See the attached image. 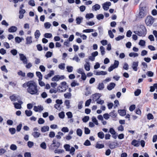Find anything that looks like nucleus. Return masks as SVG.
<instances>
[{"label": "nucleus", "mask_w": 157, "mask_h": 157, "mask_svg": "<svg viewBox=\"0 0 157 157\" xmlns=\"http://www.w3.org/2000/svg\"><path fill=\"white\" fill-rule=\"evenodd\" d=\"M44 109V108L41 105H38V106H34L33 108V110L35 112H40Z\"/></svg>", "instance_id": "8"}, {"label": "nucleus", "mask_w": 157, "mask_h": 157, "mask_svg": "<svg viewBox=\"0 0 157 157\" xmlns=\"http://www.w3.org/2000/svg\"><path fill=\"white\" fill-rule=\"evenodd\" d=\"M100 48L101 55L102 56H103L105 53V48L103 46H100Z\"/></svg>", "instance_id": "37"}, {"label": "nucleus", "mask_w": 157, "mask_h": 157, "mask_svg": "<svg viewBox=\"0 0 157 157\" xmlns=\"http://www.w3.org/2000/svg\"><path fill=\"white\" fill-rule=\"evenodd\" d=\"M104 88V85L103 83H99L98 85L97 88L101 90H103Z\"/></svg>", "instance_id": "26"}, {"label": "nucleus", "mask_w": 157, "mask_h": 157, "mask_svg": "<svg viewBox=\"0 0 157 157\" xmlns=\"http://www.w3.org/2000/svg\"><path fill=\"white\" fill-rule=\"evenodd\" d=\"M10 149L13 151H14L17 149V146L14 144H12L10 146Z\"/></svg>", "instance_id": "52"}, {"label": "nucleus", "mask_w": 157, "mask_h": 157, "mask_svg": "<svg viewBox=\"0 0 157 157\" xmlns=\"http://www.w3.org/2000/svg\"><path fill=\"white\" fill-rule=\"evenodd\" d=\"M79 85V83H77L75 80H74L71 84V86L72 87H75L76 86Z\"/></svg>", "instance_id": "42"}, {"label": "nucleus", "mask_w": 157, "mask_h": 157, "mask_svg": "<svg viewBox=\"0 0 157 157\" xmlns=\"http://www.w3.org/2000/svg\"><path fill=\"white\" fill-rule=\"evenodd\" d=\"M36 76L39 78V79H42L43 75L40 72H36Z\"/></svg>", "instance_id": "36"}, {"label": "nucleus", "mask_w": 157, "mask_h": 157, "mask_svg": "<svg viewBox=\"0 0 157 157\" xmlns=\"http://www.w3.org/2000/svg\"><path fill=\"white\" fill-rule=\"evenodd\" d=\"M9 131L12 134H14L16 132V129L14 128H10L9 129Z\"/></svg>", "instance_id": "61"}, {"label": "nucleus", "mask_w": 157, "mask_h": 157, "mask_svg": "<svg viewBox=\"0 0 157 157\" xmlns=\"http://www.w3.org/2000/svg\"><path fill=\"white\" fill-rule=\"evenodd\" d=\"M140 29L143 31V32H141V30L140 31H134V33L136 34H137L138 36H144L146 34V29L145 26L143 25H140Z\"/></svg>", "instance_id": "3"}, {"label": "nucleus", "mask_w": 157, "mask_h": 157, "mask_svg": "<svg viewBox=\"0 0 157 157\" xmlns=\"http://www.w3.org/2000/svg\"><path fill=\"white\" fill-rule=\"evenodd\" d=\"M138 65V62H133L132 66V67L134 71H137V67Z\"/></svg>", "instance_id": "12"}, {"label": "nucleus", "mask_w": 157, "mask_h": 157, "mask_svg": "<svg viewBox=\"0 0 157 157\" xmlns=\"http://www.w3.org/2000/svg\"><path fill=\"white\" fill-rule=\"evenodd\" d=\"M94 15L92 13H87L85 16L86 19H90L93 18Z\"/></svg>", "instance_id": "28"}, {"label": "nucleus", "mask_w": 157, "mask_h": 157, "mask_svg": "<svg viewBox=\"0 0 157 157\" xmlns=\"http://www.w3.org/2000/svg\"><path fill=\"white\" fill-rule=\"evenodd\" d=\"M145 42L144 40H140L139 43V45L143 46L145 45Z\"/></svg>", "instance_id": "62"}, {"label": "nucleus", "mask_w": 157, "mask_h": 157, "mask_svg": "<svg viewBox=\"0 0 157 157\" xmlns=\"http://www.w3.org/2000/svg\"><path fill=\"white\" fill-rule=\"evenodd\" d=\"M76 133L78 136H81L82 133V131L81 129L78 128L77 130Z\"/></svg>", "instance_id": "31"}, {"label": "nucleus", "mask_w": 157, "mask_h": 157, "mask_svg": "<svg viewBox=\"0 0 157 157\" xmlns=\"http://www.w3.org/2000/svg\"><path fill=\"white\" fill-rule=\"evenodd\" d=\"M64 147L66 151H70V146L68 144H66L64 145Z\"/></svg>", "instance_id": "39"}, {"label": "nucleus", "mask_w": 157, "mask_h": 157, "mask_svg": "<svg viewBox=\"0 0 157 157\" xmlns=\"http://www.w3.org/2000/svg\"><path fill=\"white\" fill-rule=\"evenodd\" d=\"M52 52L48 51L47 52L45 56L47 58H48L51 57L52 56Z\"/></svg>", "instance_id": "49"}, {"label": "nucleus", "mask_w": 157, "mask_h": 157, "mask_svg": "<svg viewBox=\"0 0 157 157\" xmlns=\"http://www.w3.org/2000/svg\"><path fill=\"white\" fill-rule=\"evenodd\" d=\"M25 10L24 9H22L19 11V13L20 15L19 17L20 19H22L23 18L24 16L23 14L25 13Z\"/></svg>", "instance_id": "21"}, {"label": "nucleus", "mask_w": 157, "mask_h": 157, "mask_svg": "<svg viewBox=\"0 0 157 157\" xmlns=\"http://www.w3.org/2000/svg\"><path fill=\"white\" fill-rule=\"evenodd\" d=\"M118 112L121 116H124L126 114V111L125 109H120L118 110Z\"/></svg>", "instance_id": "18"}, {"label": "nucleus", "mask_w": 157, "mask_h": 157, "mask_svg": "<svg viewBox=\"0 0 157 157\" xmlns=\"http://www.w3.org/2000/svg\"><path fill=\"white\" fill-rule=\"evenodd\" d=\"M19 98L20 97L19 96H16L15 94H13L10 97V98L12 101H19Z\"/></svg>", "instance_id": "11"}, {"label": "nucleus", "mask_w": 157, "mask_h": 157, "mask_svg": "<svg viewBox=\"0 0 157 157\" xmlns=\"http://www.w3.org/2000/svg\"><path fill=\"white\" fill-rule=\"evenodd\" d=\"M82 20V17H78L76 18V23L77 24H80L81 21Z\"/></svg>", "instance_id": "51"}, {"label": "nucleus", "mask_w": 157, "mask_h": 157, "mask_svg": "<svg viewBox=\"0 0 157 157\" xmlns=\"http://www.w3.org/2000/svg\"><path fill=\"white\" fill-rule=\"evenodd\" d=\"M96 17L98 20H100L103 19L104 18V16L103 14H100L97 15Z\"/></svg>", "instance_id": "47"}, {"label": "nucleus", "mask_w": 157, "mask_h": 157, "mask_svg": "<svg viewBox=\"0 0 157 157\" xmlns=\"http://www.w3.org/2000/svg\"><path fill=\"white\" fill-rule=\"evenodd\" d=\"M18 103L14 102L13 104L14 105V107L17 109H20L21 108V105L23 104V102L21 101H18Z\"/></svg>", "instance_id": "7"}, {"label": "nucleus", "mask_w": 157, "mask_h": 157, "mask_svg": "<svg viewBox=\"0 0 157 157\" xmlns=\"http://www.w3.org/2000/svg\"><path fill=\"white\" fill-rule=\"evenodd\" d=\"M101 96L100 94L98 93H97L93 94L92 96L93 98V100L94 101H97L98 99H99Z\"/></svg>", "instance_id": "10"}, {"label": "nucleus", "mask_w": 157, "mask_h": 157, "mask_svg": "<svg viewBox=\"0 0 157 157\" xmlns=\"http://www.w3.org/2000/svg\"><path fill=\"white\" fill-rule=\"evenodd\" d=\"M34 35L35 38L36 39H38L40 35V31L38 30H37L35 33Z\"/></svg>", "instance_id": "25"}, {"label": "nucleus", "mask_w": 157, "mask_h": 157, "mask_svg": "<svg viewBox=\"0 0 157 157\" xmlns=\"http://www.w3.org/2000/svg\"><path fill=\"white\" fill-rule=\"evenodd\" d=\"M51 25L49 22H46L44 24V26L45 28L47 29H48L50 28Z\"/></svg>", "instance_id": "44"}, {"label": "nucleus", "mask_w": 157, "mask_h": 157, "mask_svg": "<svg viewBox=\"0 0 157 157\" xmlns=\"http://www.w3.org/2000/svg\"><path fill=\"white\" fill-rule=\"evenodd\" d=\"M94 31V29H87L84 30L82 32L83 33H90Z\"/></svg>", "instance_id": "45"}, {"label": "nucleus", "mask_w": 157, "mask_h": 157, "mask_svg": "<svg viewBox=\"0 0 157 157\" xmlns=\"http://www.w3.org/2000/svg\"><path fill=\"white\" fill-rule=\"evenodd\" d=\"M84 67L86 71H88L90 70V68L89 62H86V63L84 65Z\"/></svg>", "instance_id": "23"}, {"label": "nucleus", "mask_w": 157, "mask_h": 157, "mask_svg": "<svg viewBox=\"0 0 157 157\" xmlns=\"http://www.w3.org/2000/svg\"><path fill=\"white\" fill-rule=\"evenodd\" d=\"M100 5L98 4H96L92 6V10L93 11H97L100 9Z\"/></svg>", "instance_id": "20"}, {"label": "nucleus", "mask_w": 157, "mask_h": 157, "mask_svg": "<svg viewBox=\"0 0 157 157\" xmlns=\"http://www.w3.org/2000/svg\"><path fill=\"white\" fill-rule=\"evenodd\" d=\"M54 71L53 70L50 71L49 73L47 75H46L44 78L46 79H48L49 78H50L52 76L54 75Z\"/></svg>", "instance_id": "13"}, {"label": "nucleus", "mask_w": 157, "mask_h": 157, "mask_svg": "<svg viewBox=\"0 0 157 157\" xmlns=\"http://www.w3.org/2000/svg\"><path fill=\"white\" fill-rule=\"evenodd\" d=\"M45 121L44 119L42 118H39L38 122L39 124H42L44 123Z\"/></svg>", "instance_id": "58"}, {"label": "nucleus", "mask_w": 157, "mask_h": 157, "mask_svg": "<svg viewBox=\"0 0 157 157\" xmlns=\"http://www.w3.org/2000/svg\"><path fill=\"white\" fill-rule=\"evenodd\" d=\"M49 127L48 126H44L41 128V131L43 132H44L49 130Z\"/></svg>", "instance_id": "17"}, {"label": "nucleus", "mask_w": 157, "mask_h": 157, "mask_svg": "<svg viewBox=\"0 0 157 157\" xmlns=\"http://www.w3.org/2000/svg\"><path fill=\"white\" fill-rule=\"evenodd\" d=\"M68 86L65 82H63L61 83L60 85L57 87V90L60 92L65 91L68 88Z\"/></svg>", "instance_id": "4"}, {"label": "nucleus", "mask_w": 157, "mask_h": 157, "mask_svg": "<svg viewBox=\"0 0 157 157\" xmlns=\"http://www.w3.org/2000/svg\"><path fill=\"white\" fill-rule=\"evenodd\" d=\"M141 90L140 89H137L134 92V94L136 96H138L140 94Z\"/></svg>", "instance_id": "53"}, {"label": "nucleus", "mask_w": 157, "mask_h": 157, "mask_svg": "<svg viewBox=\"0 0 157 157\" xmlns=\"http://www.w3.org/2000/svg\"><path fill=\"white\" fill-rule=\"evenodd\" d=\"M32 135L34 138H38L40 136V133L38 132H34Z\"/></svg>", "instance_id": "27"}, {"label": "nucleus", "mask_w": 157, "mask_h": 157, "mask_svg": "<svg viewBox=\"0 0 157 157\" xmlns=\"http://www.w3.org/2000/svg\"><path fill=\"white\" fill-rule=\"evenodd\" d=\"M116 145L114 143H112L109 144V147L111 149H114L116 147Z\"/></svg>", "instance_id": "64"}, {"label": "nucleus", "mask_w": 157, "mask_h": 157, "mask_svg": "<svg viewBox=\"0 0 157 157\" xmlns=\"http://www.w3.org/2000/svg\"><path fill=\"white\" fill-rule=\"evenodd\" d=\"M59 117L62 119H63L65 117L64 113L63 112H62L59 113Z\"/></svg>", "instance_id": "55"}, {"label": "nucleus", "mask_w": 157, "mask_h": 157, "mask_svg": "<svg viewBox=\"0 0 157 157\" xmlns=\"http://www.w3.org/2000/svg\"><path fill=\"white\" fill-rule=\"evenodd\" d=\"M116 86V84L113 82L110 83L107 86V89L108 90H111L113 89Z\"/></svg>", "instance_id": "14"}, {"label": "nucleus", "mask_w": 157, "mask_h": 157, "mask_svg": "<svg viewBox=\"0 0 157 157\" xmlns=\"http://www.w3.org/2000/svg\"><path fill=\"white\" fill-rule=\"evenodd\" d=\"M91 101V99H90L87 100L85 102V106H88L90 105Z\"/></svg>", "instance_id": "57"}, {"label": "nucleus", "mask_w": 157, "mask_h": 157, "mask_svg": "<svg viewBox=\"0 0 157 157\" xmlns=\"http://www.w3.org/2000/svg\"><path fill=\"white\" fill-rule=\"evenodd\" d=\"M10 52L13 56L16 55L17 53V51L16 49H13L10 51Z\"/></svg>", "instance_id": "63"}, {"label": "nucleus", "mask_w": 157, "mask_h": 157, "mask_svg": "<svg viewBox=\"0 0 157 157\" xmlns=\"http://www.w3.org/2000/svg\"><path fill=\"white\" fill-rule=\"evenodd\" d=\"M119 64V62L118 61L115 60L114 61V63L113 65H112V66L113 67L114 69L117 68L118 67Z\"/></svg>", "instance_id": "32"}, {"label": "nucleus", "mask_w": 157, "mask_h": 157, "mask_svg": "<svg viewBox=\"0 0 157 157\" xmlns=\"http://www.w3.org/2000/svg\"><path fill=\"white\" fill-rule=\"evenodd\" d=\"M147 118L149 120L153 119L154 118V117L152 114L149 113L147 115Z\"/></svg>", "instance_id": "60"}, {"label": "nucleus", "mask_w": 157, "mask_h": 157, "mask_svg": "<svg viewBox=\"0 0 157 157\" xmlns=\"http://www.w3.org/2000/svg\"><path fill=\"white\" fill-rule=\"evenodd\" d=\"M34 145V143L33 142L29 141L27 143V145L29 148H31Z\"/></svg>", "instance_id": "54"}, {"label": "nucleus", "mask_w": 157, "mask_h": 157, "mask_svg": "<svg viewBox=\"0 0 157 157\" xmlns=\"http://www.w3.org/2000/svg\"><path fill=\"white\" fill-rule=\"evenodd\" d=\"M40 147L44 149H46L47 148L45 142H43L40 144Z\"/></svg>", "instance_id": "46"}, {"label": "nucleus", "mask_w": 157, "mask_h": 157, "mask_svg": "<svg viewBox=\"0 0 157 157\" xmlns=\"http://www.w3.org/2000/svg\"><path fill=\"white\" fill-rule=\"evenodd\" d=\"M64 152V150L62 149H58L56 148L54 151L55 153L60 154Z\"/></svg>", "instance_id": "33"}, {"label": "nucleus", "mask_w": 157, "mask_h": 157, "mask_svg": "<svg viewBox=\"0 0 157 157\" xmlns=\"http://www.w3.org/2000/svg\"><path fill=\"white\" fill-rule=\"evenodd\" d=\"M59 75H55L54 77H53L52 79V81H58L59 80Z\"/></svg>", "instance_id": "43"}, {"label": "nucleus", "mask_w": 157, "mask_h": 157, "mask_svg": "<svg viewBox=\"0 0 157 157\" xmlns=\"http://www.w3.org/2000/svg\"><path fill=\"white\" fill-rule=\"evenodd\" d=\"M129 56L130 57H135L138 56V54L136 53L131 52L129 54Z\"/></svg>", "instance_id": "41"}, {"label": "nucleus", "mask_w": 157, "mask_h": 157, "mask_svg": "<svg viewBox=\"0 0 157 157\" xmlns=\"http://www.w3.org/2000/svg\"><path fill=\"white\" fill-rule=\"evenodd\" d=\"M58 67L61 70H64L65 68V64L64 63H61L59 65Z\"/></svg>", "instance_id": "35"}, {"label": "nucleus", "mask_w": 157, "mask_h": 157, "mask_svg": "<svg viewBox=\"0 0 157 157\" xmlns=\"http://www.w3.org/2000/svg\"><path fill=\"white\" fill-rule=\"evenodd\" d=\"M95 72L96 73L95 75H105L107 74V72L106 71H96Z\"/></svg>", "instance_id": "19"}, {"label": "nucleus", "mask_w": 157, "mask_h": 157, "mask_svg": "<svg viewBox=\"0 0 157 157\" xmlns=\"http://www.w3.org/2000/svg\"><path fill=\"white\" fill-rule=\"evenodd\" d=\"M17 74L23 77H25V72H23L21 71H20L18 72Z\"/></svg>", "instance_id": "48"}, {"label": "nucleus", "mask_w": 157, "mask_h": 157, "mask_svg": "<svg viewBox=\"0 0 157 157\" xmlns=\"http://www.w3.org/2000/svg\"><path fill=\"white\" fill-rule=\"evenodd\" d=\"M65 98L69 99L71 98V93L67 92L64 94Z\"/></svg>", "instance_id": "29"}, {"label": "nucleus", "mask_w": 157, "mask_h": 157, "mask_svg": "<svg viewBox=\"0 0 157 157\" xmlns=\"http://www.w3.org/2000/svg\"><path fill=\"white\" fill-rule=\"evenodd\" d=\"M109 114V116L113 118H116L117 116V114L116 113H115V110H113L112 112H111Z\"/></svg>", "instance_id": "22"}, {"label": "nucleus", "mask_w": 157, "mask_h": 157, "mask_svg": "<svg viewBox=\"0 0 157 157\" xmlns=\"http://www.w3.org/2000/svg\"><path fill=\"white\" fill-rule=\"evenodd\" d=\"M154 19L151 16H148L145 19V23L147 26H150L153 23Z\"/></svg>", "instance_id": "5"}, {"label": "nucleus", "mask_w": 157, "mask_h": 157, "mask_svg": "<svg viewBox=\"0 0 157 157\" xmlns=\"http://www.w3.org/2000/svg\"><path fill=\"white\" fill-rule=\"evenodd\" d=\"M104 145L103 144H97L96 145L95 147L96 148L101 149L103 148L104 147Z\"/></svg>", "instance_id": "40"}, {"label": "nucleus", "mask_w": 157, "mask_h": 157, "mask_svg": "<svg viewBox=\"0 0 157 157\" xmlns=\"http://www.w3.org/2000/svg\"><path fill=\"white\" fill-rule=\"evenodd\" d=\"M17 30V28L15 26H12L8 29V31L10 33L16 32Z\"/></svg>", "instance_id": "15"}, {"label": "nucleus", "mask_w": 157, "mask_h": 157, "mask_svg": "<svg viewBox=\"0 0 157 157\" xmlns=\"http://www.w3.org/2000/svg\"><path fill=\"white\" fill-rule=\"evenodd\" d=\"M111 3L110 2H106L103 4V8L105 10H107L109 9V6H111Z\"/></svg>", "instance_id": "9"}, {"label": "nucleus", "mask_w": 157, "mask_h": 157, "mask_svg": "<svg viewBox=\"0 0 157 157\" xmlns=\"http://www.w3.org/2000/svg\"><path fill=\"white\" fill-rule=\"evenodd\" d=\"M66 68L67 70V71L69 72H71L73 71V67L71 66H67L66 67Z\"/></svg>", "instance_id": "38"}, {"label": "nucleus", "mask_w": 157, "mask_h": 157, "mask_svg": "<svg viewBox=\"0 0 157 157\" xmlns=\"http://www.w3.org/2000/svg\"><path fill=\"white\" fill-rule=\"evenodd\" d=\"M32 37L31 36H28L26 38V44H29L32 43Z\"/></svg>", "instance_id": "24"}, {"label": "nucleus", "mask_w": 157, "mask_h": 157, "mask_svg": "<svg viewBox=\"0 0 157 157\" xmlns=\"http://www.w3.org/2000/svg\"><path fill=\"white\" fill-rule=\"evenodd\" d=\"M98 136L101 139H103L104 137V134L102 132H100L98 133Z\"/></svg>", "instance_id": "30"}, {"label": "nucleus", "mask_w": 157, "mask_h": 157, "mask_svg": "<svg viewBox=\"0 0 157 157\" xmlns=\"http://www.w3.org/2000/svg\"><path fill=\"white\" fill-rule=\"evenodd\" d=\"M25 113L26 115L28 117L31 116L33 114L32 112L30 110H26L25 111Z\"/></svg>", "instance_id": "34"}, {"label": "nucleus", "mask_w": 157, "mask_h": 157, "mask_svg": "<svg viewBox=\"0 0 157 157\" xmlns=\"http://www.w3.org/2000/svg\"><path fill=\"white\" fill-rule=\"evenodd\" d=\"M19 56L20 60L22 61L24 64H27L28 63L27 59L26 57L22 54H19Z\"/></svg>", "instance_id": "6"}, {"label": "nucleus", "mask_w": 157, "mask_h": 157, "mask_svg": "<svg viewBox=\"0 0 157 157\" xmlns=\"http://www.w3.org/2000/svg\"><path fill=\"white\" fill-rule=\"evenodd\" d=\"M140 11L137 17L139 18H142L145 17L148 13L147 9L145 6H143L141 3L140 5Z\"/></svg>", "instance_id": "2"}, {"label": "nucleus", "mask_w": 157, "mask_h": 157, "mask_svg": "<svg viewBox=\"0 0 157 157\" xmlns=\"http://www.w3.org/2000/svg\"><path fill=\"white\" fill-rule=\"evenodd\" d=\"M44 36L46 38H51L52 37V35L50 33H46L44 35Z\"/></svg>", "instance_id": "56"}, {"label": "nucleus", "mask_w": 157, "mask_h": 157, "mask_svg": "<svg viewBox=\"0 0 157 157\" xmlns=\"http://www.w3.org/2000/svg\"><path fill=\"white\" fill-rule=\"evenodd\" d=\"M92 121L95 124L97 125H98V121L95 117H92Z\"/></svg>", "instance_id": "50"}, {"label": "nucleus", "mask_w": 157, "mask_h": 157, "mask_svg": "<svg viewBox=\"0 0 157 157\" xmlns=\"http://www.w3.org/2000/svg\"><path fill=\"white\" fill-rule=\"evenodd\" d=\"M131 144L135 147H139L140 145V143L139 141L136 140H133L132 141Z\"/></svg>", "instance_id": "16"}, {"label": "nucleus", "mask_w": 157, "mask_h": 157, "mask_svg": "<svg viewBox=\"0 0 157 157\" xmlns=\"http://www.w3.org/2000/svg\"><path fill=\"white\" fill-rule=\"evenodd\" d=\"M15 42L18 43H19L21 41V38L18 36L16 37L15 38Z\"/></svg>", "instance_id": "59"}, {"label": "nucleus", "mask_w": 157, "mask_h": 157, "mask_svg": "<svg viewBox=\"0 0 157 157\" xmlns=\"http://www.w3.org/2000/svg\"><path fill=\"white\" fill-rule=\"evenodd\" d=\"M22 87L27 88V92L32 95H37L39 94V90L37 83L33 80H30L24 83Z\"/></svg>", "instance_id": "1"}]
</instances>
